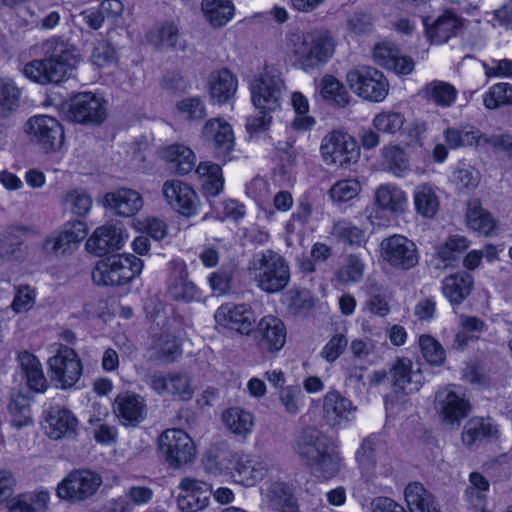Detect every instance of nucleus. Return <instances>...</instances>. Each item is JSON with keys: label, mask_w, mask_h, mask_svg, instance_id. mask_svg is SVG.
<instances>
[{"label": "nucleus", "mask_w": 512, "mask_h": 512, "mask_svg": "<svg viewBox=\"0 0 512 512\" xmlns=\"http://www.w3.org/2000/svg\"><path fill=\"white\" fill-rule=\"evenodd\" d=\"M334 46L333 38L322 30L293 28L285 33L282 41L284 52L305 72L327 63L333 56Z\"/></svg>", "instance_id": "f257e3e1"}, {"label": "nucleus", "mask_w": 512, "mask_h": 512, "mask_svg": "<svg viewBox=\"0 0 512 512\" xmlns=\"http://www.w3.org/2000/svg\"><path fill=\"white\" fill-rule=\"evenodd\" d=\"M297 453L320 480H329L341 470L343 459L331 445L327 436L319 431L305 432L297 442Z\"/></svg>", "instance_id": "f03ea898"}, {"label": "nucleus", "mask_w": 512, "mask_h": 512, "mask_svg": "<svg viewBox=\"0 0 512 512\" xmlns=\"http://www.w3.org/2000/svg\"><path fill=\"white\" fill-rule=\"evenodd\" d=\"M247 269L257 287L266 293H278L290 281V269L287 261L273 250L256 253Z\"/></svg>", "instance_id": "7ed1b4c3"}, {"label": "nucleus", "mask_w": 512, "mask_h": 512, "mask_svg": "<svg viewBox=\"0 0 512 512\" xmlns=\"http://www.w3.org/2000/svg\"><path fill=\"white\" fill-rule=\"evenodd\" d=\"M143 267L144 262L134 254H113L95 264L92 280L98 286H125L141 275Z\"/></svg>", "instance_id": "20e7f679"}, {"label": "nucleus", "mask_w": 512, "mask_h": 512, "mask_svg": "<svg viewBox=\"0 0 512 512\" xmlns=\"http://www.w3.org/2000/svg\"><path fill=\"white\" fill-rule=\"evenodd\" d=\"M162 461L171 469L179 470L190 465L196 458L197 447L192 437L183 429L163 431L157 441Z\"/></svg>", "instance_id": "39448f33"}, {"label": "nucleus", "mask_w": 512, "mask_h": 512, "mask_svg": "<svg viewBox=\"0 0 512 512\" xmlns=\"http://www.w3.org/2000/svg\"><path fill=\"white\" fill-rule=\"evenodd\" d=\"M43 50L47 55L45 65L48 84H58L71 77L79 62V55L73 45L52 37L44 42Z\"/></svg>", "instance_id": "423d86ee"}, {"label": "nucleus", "mask_w": 512, "mask_h": 512, "mask_svg": "<svg viewBox=\"0 0 512 512\" xmlns=\"http://www.w3.org/2000/svg\"><path fill=\"white\" fill-rule=\"evenodd\" d=\"M102 477L90 469H75L67 474L56 487L58 498L79 503L91 498L102 485Z\"/></svg>", "instance_id": "0eeeda50"}, {"label": "nucleus", "mask_w": 512, "mask_h": 512, "mask_svg": "<svg viewBox=\"0 0 512 512\" xmlns=\"http://www.w3.org/2000/svg\"><path fill=\"white\" fill-rule=\"evenodd\" d=\"M346 80L350 89L366 101L382 102L388 95L385 76L373 67H356L347 73Z\"/></svg>", "instance_id": "6e6552de"}, {"label": "nucleus", "mask_w": 512, "mask_h": 512, "mask_svg": "<svg viewBox=\"0 0 512 512\" xmlns=\"http://www.w3.org/2000/svg\"><path fill=\"white\" fill-rule=\"evenodd\" d=\"M320 153L327 165L337 167H347L356 163L360 156L355 139L339 130L331 131L323 138Z\"/></svg>", "instance_id": "1a4fd4ad"}, {"label": "nucleus", "mask_w": 512, "mask_h": 512, "mask_svg": "<svg viewBox=\"0 0 512 512\" xmlns=\"http://www.w3.org/2000/svg\"><path fill=\"white\" fill-rule=\"evenodd\" d=\"M147 385L156 394L176 401H189L195 394V385L186 372H154L149 375Z\"/></svg>", "instance_id": "9d476101"}, {"label": "nucleus", "mask_w": 512, "mask_h": 512, "mask_svg": "<svg viewBox=\"0 0 512 512\" xmlns=\"http://www.w3.org/2000/svg\"><path fill=\"white\" fill-rule=\"evenodd\" d=\"M25 132L31 141L45 152H54L62 147L64 132L60 122L48 115H35L27 121Z\"/></svg>", "instance_id": "9b49d317"}, {"label": "nucleus", "mask_w": 512, "mask_h": 512, "mask_svg": "<svg viewBox=\"0 0 512 512\" xmlns=\"http://www.w3.org/2000/svg\"><path fill=\"white\" fill-rule=\"evenodd\" d=\"M230 474L234 481L246 487H252L267 475L268 464L260 456L233 452L227 457Z\"/></svg>", "instance_id": "f8f14e48"}, {"label": "nucleus", "mask_w": 512, "mask_h": 512, "mask_svg": "<svg viewBox=\"0 0 512 512\" xmlns=\"http://www.w3.org/2000/svg\"><path fill=\"white\" fill-rule=\"evenodd\" d=\"M435 409L445 426L458 428L468 416L470 404L455 386H447L436 393Z\"/></svg>", "instance_id": "ddd939ff"}, {"label": "nucleus", "mask_w": 512, "mask_h": 512, "mask_svg": "<svg viewBox=\"0 0 512 512\" xmlns=\"http://www.w3.org/2000/svg\"><path fill=\"white\" fill-rule=\"evenodd\" d=\"M52 380L62 389L76 384L82 375L81 361L72 348L61 345L48 360Z\"/></svg>", "instance_id": "4468645a"}, {"label": "nucleus", "mask_w": 512, "mask_h": 512, "mask_svg": "<svg viewBox=\"0 0 512 512\" xmlns=\"http://www.w3.org/2000/svg\"><path fill=\"white\" fill-rule=\"evenodd\" d=\"M380 248L383 260L396 269L408 270L418 264L416 244L403 235L394 234L383 239Z\"/></svg>", "instance_id": "2eb2a0df"}, {"label": "nucleus", "mask_w": 512, "mask_h": 512, "mask_svg": "<svg viewBox=\"0 0 512 512\" xmlns=\"http://www.w3.org/2000/svg\"><path fill=\"white\" fill-rule=\"evenodd\" d=\"M251 99L258 111H275L280 107L282 81L268 72L255 75L250 81Z\"/></svg>", "instance_id": "dca6fc26"}, {"label": "nucleus", "mask_w": 512, "mask_h": 512, "mask_svg": "<svg viewBox=\"0 0 512 512\" xmlns=\"http://www.w3.org/2000/svg\"><path fill=\"white\" fill-rule=\"evenodd\" d=\"M162 195L167 205L179 214L191 217L198 213L200 200L189 184L177 179L167 180L162 185Z\"/></svg>", "instance_id": "f3484780"}, {"label": "nucleus", "mask_w": 512, "mask_h": 512, "mask_svg": "<svg viewBox=\"0 0 512 512\" xmlns=\"http://www.w3.org/2000/svg\"><path fill=\"white\" fill-rule=\"evenodd\" d=\"M357 411L358 407L337 390H330L323 397V418L332 427H347L356 420Z\"/></svg>", "instance_id": "a211bd4d"}, {"label": "nucleus", "mask_w": 512, "mask_h": 512, "mask_svg": "<svg viewBox=\"0 0 512 512\" xmlns=\"http://www.w3.org/2000/svg\"><path fill=\"white\" fill-rule=\"evenodd\" d=\"M178 508L182 512H200L209 506L211 486L201 480L185 477L179 482Z\"/></svg>", "instance_id": "6ab92c4d"}, {"label": "nucleus", "mask_w": 512, "mask_h": 512, "mask_svg": "<svg viewBox=\"0 0 512 512\" xmlns=\"http://www.w3.org/2000/svg\"><path fill=\"white\" fill-rule=\"evenodd\" d=\"M72 119L83 124H100L106 117L105 100L91 92L77 94L69 108Z\"/></svg>", "instance_id": "aec40b11"}, {"label": "nucleus", "mask_w": 512, "mask_h": 512, "mask_svg": "<svg viewBox=\"0 0 512 512\" xmlns=\"http://www.w3.org/2000/svg\"><path fill=\"white\" fill-rule=\"evenodd\" d=\"M214 319L218 325L242 335H249L255 323L254 313L246 304H223L215 311Z\"/></svg>", "instance_id": "412c9836"}, {"label": "nucleus", "mask_w": 512, "mask_h": 512, "mask_svg": "<svg viewBox=\"0 0 512 512\" xmlns=\"http://www.w3.org/2000/svg\"><path fill=\"white\" fill-rule=\"evenodd\" d=\"M78 425V419L68 409L54 406L44 412L43 430L52 440L76 437Z\"/></svg>", "instance_id": "4be33fe9"}, {"label": "nucleus", "mask_w": 512, "mask_h": 512, "mask_svg": "<svg viewBox=\"0 0 512 512\" xmlns=\"http://www.w3.org/2000/svg\"><path fill=\"white\" fill-rule=\"evenodd\" d=\"M254 336L263 351L279 352L286 343V326L280 318L266 315L258 321Z\"/></svg>", "instance_id": "5701e85b"}, {"label": "nucleus", "mask_w": 512, "mask_h": 512, "mask_svg": "<svg viewBox=\"0 0 512 512\" xmlns=\"http://www.w3.org/2000/svg\"><path fill=\"white\" fill-rule=\"evenodd\" d=\"M127 239L128 233L122 226L105 224L94 230L86 242V248L89 252L102 256L120 250Z\"/></svg>", "instance_id": "b1692460"}, {"label": "nucleus", "mask_w": 512, "mask_h": 512, "mask_svg": "<svg viewBox=\"0 0 512 512\" xmlns=\"http://www.w3.org/2000/svg\"><path fill=\"white\" fill-rule=\"evenodd\" d=\"M167 292L169 296L182 302H191L200 297L198 287L189 279L185 262L173 260L169 263Z\"/></svg>", "instance_id": "393cba45"}, {"label": "nucleus", "mask_w": 512, "mask_h": 512, "mask_svg": "<svg viewBox=\"0 0 512 512\" xmlns=\"http://www.w3.org/2000/svg\"><path fill=\"white\" fill-rule=\"evenodd\" d=\"M204 137L214 144L215 154L222 161L231 160L230 153L234 150L235 141L232 127L221 118L210 119L203 127Z\"/></svg>", "instance_id": "a878e982"}, {"label": "nucleus", "mask_w": 512, "mask_h": 512, "mask_svg": "<svg viewBox=\"0 0 512 512\" xmlns=\"http://www.w3.org/2000/svg\"><path fill=\"white\" fill-rule=\"evenodd\" d=\"M114 413L125 426H135L142 422L147 414L145 399L134 392L117 395L113 405Z\"/></svg>", "instance_id": "bb28decb"}, {"label": "nucleus", "mask_w": 512, "mask_h": 512, "mask_svg": "<svg viewBox=\"0 0 512 512\" xmlns=\"http://www.w3.org/2000/svg\"><path fill=\"white\" fill-rule=\"evenodd\" d=\"M143 205L141 194L130 188H119L107 192L103 197V206L121 217L134 216L142 209Z\"/></svg>", "instance_id": "cd10ccee"}, {"label": "nucleus", "mask_w": 512, "mask_h": 512, "mask_svg": "<svg viewBox=\"0 0 512 512\" xmlns=\"http://www.w3.org/2000/svg\"><path fill=\"white\" fill-rule=\"evenodd\" d=\"M393 391L397 394H412L423 385L424 378L419 368L414 369L410 359H399L391 369Z\"/></svg>", "instance_id": "c85d7f7f"}, {"label": "nucleus", "mask_w": 512, "mask_h": 512, "mask_svg": "<svg viewBox=\"0 0 512 512\" xmlns=\"http://www.w3.org/2000/svg\"><path fill=\"white\" fill-rule=\"evenodd\" d=\"M377 207L392 215L403 214L408 207V197L398 185L385 183L378 186L374 193Z\"/></svg>", "instance_id": "c756f323"}, {"label": "nucleus", "mask_w": 512, "mask_h": 512, "mask_svg": "<svg viewBox=\"0 0 512 512\" xmlns=\"http://www.w3.org/2000/svg\"><path fill=\"white\" fill-rule=\"evenodd\" d=\"M238 80L227 69L212 72L208 78V91L210 99L215 104H225L236 94Z\"/></svg>", "instance_id": "7c9ffc66"}, {"label": "nucleus", "mask_w": 512, "mask_h": 512, "mask_svg": "<svg viewBox=\"0 0 512 512\" xmlns=\"http://www.w3.org/2000/svg\"><path fill=\"white\" fill-rule=\"evenodd\" d=\"M221 419L229 432L243 439L251 435L255 425L253 413L239 406L224 410Z\"/></svg>", "instance_id": "2f4dec72"}, {"label": "nucleus", "mask_w": 512, "mask_h": 512, "mask_svg": "<svg viewBox=\"0 0 512 512\" xmlns=\"http://www.w3.org/2000/svg\"><path fill=\"white\" fill-rule=\"evenodd\" d=\"M50 499V491L39 487L13 498L9 505V510L10 512H47Z\"/></svg>", "instance_id": "473e14b6"}, {"label": "nucleus", "mask_w": 512, "mask_h": 512, "mask_svg": "<svg viewBox=\"0 0 512 512\" xmlns=\"http://www.w3.org/2000/svg\"><path fill=\"white\" fill-rule=\"evenodd\" d=\"M443 138L450 149H459L483 145L484 134L476 127L466 124L447 127L443 131Z\"/></svg>", "instance_id": "72a5a7b5"}, {"label": "nucleus", "mask_w": 512, "mask_h": 512, "mask_svg": "<svg viewBox=\"0 0 512 512\" xmlns=\"http://www.w3.org/2000/svg\"><path fill=\"white\" fill-rule=\"evenodd\" d=\"M473 277L466 272H457L442 281V293L452 305L461 304L471 293Z\"/></svg>", "instance_id": "f704fd0d"}, {"label": "nucleus", "mask_w": 512, "mask_h": 512, "mask_svg": "<svg viewBox=\"0 0 512 512\" xmlns=\"http://www.w3.org/2000/svg\"><path fill=\"white\" fill-rule=\"evenodd\" d=\"M462 25L460 17L450 11H446L431 26L427 27V34L433 43L442 44L451 37L456 36Z\"/></svg>", "instance_id": "c9c22d12"}, {"label": "nucleus", "mask_w": 512, "mask_h": 512, "mask_svg": "<svg viewBox=\"0 0 512 512\" xmlns=\"http://www.w3.org/2000/svg\"><path fill=\"white\" fill-rule=\"evenodd\" d=\"M404 497L410 512H440L434 497L419 482L409 483Z\"/></svg>", "instance_id": "e433bc0d"}, {"label": "nucleus", "mask_w": 512, "mask_h": 512, "mask_svg": "<svg viewBox=\"0 0 512 512\" xmlns=\"http://www.w3.org/2000/svg\"><path fill=\"white\" fill-rule=\"evenodd\" d=\"M201 11L211 26L220 28L233 19L235 6L231 0H202Z\"/></svg>", "instance_id": "4c0bfd02"}, {"label": "nucleus", "mask_w": 512, "mask_h": 512, "mask_svg": "<svg viewBox=\"0 0 512 512\" xmlns=\"http://www.w3.org/2000/svg\"><path fill=\"white\" fill-rule=\"evenodd\" d=\"M489 487V481L482 474L472 472L469 475V484L464 497L467 504L475 512H485Z\"/></svg>", "instance_id": "58836bf2"}, {"label": "nucleus", "mask_w": 512, "mask_h": 512, "mask_svg": "<svg viewBox=\"0 0 512 512\" xmlns=\"http://www.w3.org/2000/svg\"><path fill=\"white\" fill-rule=\"evenodd\" d=\"M162 157L181 175L191 172L196 163L194 152L183 144H172L165 147L162 151Z\"/></svg>", "instance_id": "ea45409f"}, {"label": "nucleus", "mask_w": 512, "mask_h": 512, "mask_svg": "<svg viewBox=\"0 0 512 512\" xmlns=\"http://www.w3.org/2000/svg\"><path fill=\"white\" fill-rule=\"evenodd\" d=\"M19 362L26 376L28 387L37 393L45 392L48 383L38 358L29 352H23L19 355Z\"/></svg>", "instance_id": "a19ab883"}, {"label": "nucleus", "mask_w": 512, "mask_h": 512, "mask_svg": "<svg viewBox=\"0 0 512 512\" xmlns=\"http://www.w3.org/2000/svg\"><path fill=\"white\" fill-rule=\"evenodd\" d=\"M498 433L491 419L471 418L467 421L462 432L463 444L471 447L486 438H492Z\"/></svg>", "instance_id": "79ce46f5"}, {"label": "nucleus", "mask_w": 512, "mask_h": 512, "mask_svg": "<svg viewBox=\"0 0 512 512\" xmlns=\"http://www.w3.org/2000/svg\"><path fill=\"white\" fill-rule=\"evenodd\" d=\"M196 174L203 182L206 196L215 197L223 190L224 178L218 164L209 161L200 162L196 167Z\"/></svg>", "instance_id": "37998d69"}, {"label": "nucleus", "mask_w": 512, "mask_h": 512, "mask_svg": "<svg viewBox=\"0 0 512 512\" xmlns=\"http://www.w3.org/2000/svg\"><path fill=\"white\" fill-rule=\"evenodd\" d=\"M423 97L440 107H450L457 99V90L450 83L433 80L422 89Z\"/></svg>", "instance_id": "c03bdc74"}, {"label": "nucleus", "mask_w": 512, "mask_h": 512, "mask_svg": "<svg viewBox=\"0 0 512 512\" xmlns=\"http://www.w3.org/2000/svg\"><path fill=\"white\" fill-rule=\"evenodd\" d=\"M61 203L65 212L78 218L86 217L93 207L91 195L81 188L67 191Z\"/></svg>", "instance_id": "a18cd8bd"}, {"label": "nucleus", "mask_w": 512, "mask_h": 512, "mask_svg": "<svg viewBox=\"0 0 512 512\" xmlns=\"http://www.w3.org/2000/svg\"><path fill=\"white\" fill-rule=\"evenodd\" d=\"M181 34L173 21H165L147 34V41L156 48H175L180 46Z\"/></svg>", "instance_id": "49530a36"}, {"label": "nucleus", "mask_w": 512, "mask_h": 512, "mask_svg": "<svg viewBox=\"0 0 512 512\" xmlns=\"http://www.w3.org/2000/svg\"><path fill=\"white\" fill-rule=\"evenodd\" d=\"M271 504L279 512H300L292 488L284 482L273 483L267 492Z\"/></svg>", "instance_id": "de8ad7c7"}, {"label": "nucleus", "mask_w": 512, "mask_h": 512, "mask_svg": "<svg viewBox=\"0 0 512 512\" xmlns=\"http://www.w3.org/2000/svg\"><path fill=\"white\" fill-rule=\"evenodd\" d=\"M466 220L470 229L485 236L490 235L496 227L495 219L477 201L469 202Z\"/></svg>", "instance_id": "09e8293b"}, {"label": "nucleus", "mask_w": 512, "mask_h": 512, "mask_svg": "<svg viewBox=\"0 0 512 512\" xmlns=\"http://www.w3.org/2000/svg\"><path fill=\"white\" fill-rule=\"evenodd\" d=\"M416 211L425 218L433 217L439 209V198L435 188L429 184L418 185L413 194Z\"/></svg>", "instance_id": "8fccbe9b"}, {"label": "nucleus", "mask_w": 512, "mask_h": 512, "mask_svg": "<svg viewBox=\"0 0 512 512\" xmlns=\"http://www.w3.org/2000/svg\"><path fill=\"white\" fill-rule=\"evenodd\" d=\"M384 163L388 170L397 177L406 176L410 170V160L405 150L399 145H389L382 149Z\"/></svg>", "instance_id": "3c124183"}, {"label": "nucleus", "mask_w": 512, "mask_h": 512, "mask_svg": "<svg viewBox=\"0 0 512 512\" xmlns=\"http://www.w3.org/2000/svg\"><path fill=\"white\" fill-rule=\"evenodd\" d=\"M319 92L323 99L339 107H345L350 101V95L344 85L332 75H324L320 80Z\"/></svg>", "instance_id": "603ef678"}, {"label": "nucleus", "mask_w": 512, "mask_h": 512, "mask_svg": "<svg viewBox=\"0 0 512 512\" xmlns=\"http://www.w3.org/2000/svg\"><path fill=\"white\" fill-rule=\"evenodd\" d=\"M158 358L173 362L182 354L180 340L170 333H161L155 336L152 345Z\"/></svg>", "instance_id": "864d4df0"}, {"label": "nucleus", "mask_w": 512, "mask_h": 512, "mask_svg": "<svg viewBox=\"0 0 512 512\" xmlns=\"http://www.w3.org/2000/svg\"><path fill=\"white\" fill-rule=\"evenodd\" d=\"M291 105L295 111V118L291 126L298 131H307L315 125V119L308 115L309 101L301 92H293L291 95Z\"/></svg>", "instance_id": "5fc2aeb1"}, {"label": "nucleus", "mask_w": 512, "mask_h": 512, "mask_svg": "<svg viewBox=\"0 0 512 512\" xmlns=\"http://www.w3.org/2000/svg\"><path fill=\"white\" fill-rule=\"evenodd\" d=\"M362 185L355 178L342 179L335 182L328 191L330 200L342 204L355 199L361 192Z\"/></svg>", "instance_id": "6e6d98bb"}, {"label": "nucleus", "mask_w": 512, "mask_h": 512, "mask_svg": "<svg viewBox=\"0 0 512 512\" xmlns=\"http://www.w3.org/2000/svg\"><path fill=\"white\" fill-rule=\"evenodd\" d=\"M365 263L358 255H349L336 272V279L344 284H355L362 280Z\"/></svg>", "instance_id": "4d7b16f0"}, {"label": "nucleus", "mask_w": 512, "mask_h": 512, "mask_svg": "<svg viewBox=\"0 0 512 512\" xmlns=\"http://www.w3.org/2000/svg\"><path fill=\"white\" fill-rule=\"evenodd\" d=\"M21 91L12 80L0 79V116L6 117L19 105Z\"/></svg>", "instance_id": "13d9d810"}, {"label": "nucleus", "mask_w": 512, "mask_h": 512, "mask_svg": "<svg viewBox=\"0 0 512 512\" xmlns=\"http://www.w3.org/2000/svg\"><path fill=\"white\" fill-rule=\"evenodd\" d=\"M405 122L406 119L400 112L382 111L375 115L372 124L378 132L394 135L403 129Z\"/></svg>", "instance_id": "bf43d9fd"}, {"label": "nucleus", "mask_w": 512, "mask_h": 512, "mask_svg": "<svg viewBox=\"0 0 512 512\" xmlns=\"http://www.w3.org/2000/svg\"><path fill=\"white\" fill-rule=\"evenodd\" d=\"M41 248L45 255L53 258L68 255L76 250L60 230L47 236L42 242Z\"/></svg>", "instance_id": "052dcab7"}, {"label": "nucleus", "mask_w": 512, "mask_h": 512, "mask_svg": "<svg viewBox=\"0 0 512 512\" xmlns=\"http://www.w3.org/2000/svg\"><path fill=\"white\" fill-rule=\"evenodd\" d=\"M419 346L422 357L430 365L440 366L445 362V350L434 337L421 335L419 338Z\"/></svg>", "instance_id": "680f3d73"}, {"label": "nucleus", "mask_w": 512, "mask_h": 512, "mask_svg": "<svg viewBox=\"0 0 512 512\" xmlns=\"http://www.w3.org/2000/svg\"><path fill=\"white\" fill-rule=\"evenodd\" d=\"M487 109H496L503 105H512V85L498 83L493 85L483 97Z\"/></svg>", "instance_id": "e2e57ef3"}, {"label": "nucleus", "mask_w": 512, "mask_h": 512, "mask_svg": "<svg viewBox=\"0 0 512 512\" xmlns=\"http://www.w3.org/2000/svg\"><path fill=\"white\" fill-rule=\"evenodd\" d=\"M469 244V241L462 235H450L445 242L438 246L437 254L444 262H451L468 249Z\"/></svg>", "instance_id": "0e129e2a"}, {"label": "nucleus", "mask_w": 512, "mask_h": 512, "mask_svg": "<svg viewBox=\"0 0 512 512\" xmlns=\"http://www.w3.org/2000/svg\"><path fill=\"white\" fill-rule=\"evenodd\" d=\"M21 245L22 241L14 230H6L0 233V267L19 257Z\"/></svg>", "instance_id": "69168bd1"}, {"label": "nucleus", "mask_w": 512, "mask_h": 512, "mask_svg": "<svg viewBox=\"0 0 512 512\" xmlns=\"http://www.w3.org/2000/svg\"><path fill=\"white\" fill-rule=\"evenodd\" d=\"M37 298V291L29 285H20L16 288L11 309L17 313H26L33 309Z\"/></svg>", "instance_id": "338daca9"}, {"label": "nucleus", "mask_w": 512, "mask_h": 512, "mask_svg": "<svg viewBox=\"0 0 512 512\" xmlns=\"http://www.w3.org/2000/svg\"><path fill=\"white\" fill-rule=\"evenodd\" d=\"M9 411L12 415L11 423L16 428H22L31 423L29 403L23 395H17L11 399Z\"/></svg>", "instance_id": "774afa93"}]
</instances>
